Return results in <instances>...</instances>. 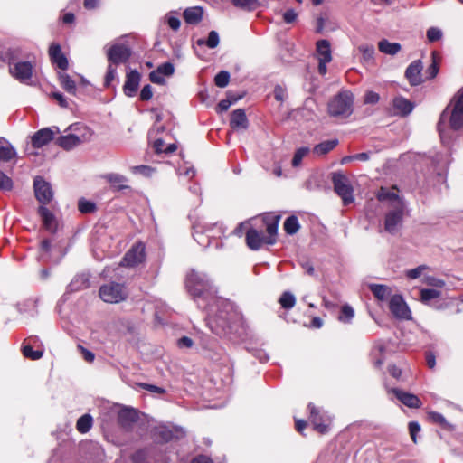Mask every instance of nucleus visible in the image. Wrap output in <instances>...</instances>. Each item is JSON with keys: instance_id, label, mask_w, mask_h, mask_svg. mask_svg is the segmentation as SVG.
Returning <instances> with one entry per match:
<instances>
[{"instance_id": "nucleus-1", "label": "nucleus", "mask_w": 463, "mask_h": 463, "mask_svg": "<svg viewBox=\"0 0 463 463\" xmlns=\"http://www.w3.org/2000/svg\"><path fill=\"white\" fill-rule=\"evenodd\" d=\"M280 215L266 214L250 224L245 233L246 245L252 250H258L263 244L274 245L277 242Z\"/></svg>"}, {"instance_id": "nucleus-2", "label": "nucleus", "mask_w": 463, "mask_h": 463, "mask_svg": "<svg viewBox=\"0 0 463 463\" xmlns=\"http://www.w3.org/2000/svg\"><path fill=\"white\" fill-rule=\"evenodd\" d=\"M447 121L449 128L454 131L463 128V87L454 95L440 114L437 129L441 138L444 136Z\"/></svg>"}, {"instance_id": "nucleus-3", "label": "nucleus", "mask_w": 463, "mask_h": 463, "mask_svg": "<svg viewBox=\"0 0 463 463\" xmlns=\"http://www.w3.org/2000/svg\"><path fill=\"white\" fill-rule=\"evenodd\" d=\"M354 95L349 90H341L327 103V114L335 118L345 119L354 112Z\"/></svg>"}, {"instance_id": "nucleus-4", "label": "nucleus", "mask_w": 463, "mask_h": 463, "mask_svg": "<svg viewBox=\"0 0 463 463\" xmlns=\"http://www.w3.org/2000/svg\"><path fill=\"white\" fill-rule=\"evenodd\" d=\"M9 64L10 74L19 80L20 82H25L31 80L33 77V64L30 61H18L14 62L17 59L16 50H8L5 53Z\"/></svg>"}, {"instance_id": "nucleus-5", "label": "nucleus", "mask_w": 463, "mask_h": 463, "mask_svg": "<svg viewBox=\"0 0 463 463\" xmlns=\"http://www.w3.org/2000/svg\"><path fill=\"white\" fill-rule=\"evenodd\" d=\"M307 409L309 411L308 420L311 422L314 430L319 434L327 433L331 424V418L327 412L317 407L312 402L308 403Z\"/></svg>"}, {"instance_id": "nucleus-6", "label": "nucleus", "mask_w": 463, "mask_h": 463, "mask_svg": "<svg viewBox=\"0 0 463 463\" xmlns=\"http://www.w3.org/2000/svg\"><path fill=\"white\" fill-rule=\"evenodd\" d=\"M332 183L335 192L341 197L344 205L354 202V189L345 175L342 172L333 173Z\"/></svg>"}, {"instance_id": "nucleus-7", "label": "nucleus", "mask_w": 463, "mask_h": 463, "mask_svg": "<svg viewBox=\"0 0 463 463\" xmlns=\"http://www.w3.org/2000/svg\"><path fill=\"white\" fill-rule=\"evenodd\" d=\"M99 295L107 303H119L128 298V293L123 284L111 282L99 288Z\"/></svg>"}, {"instance_id": "nucleus-8", "label": "nucleus", "mask_w": 463, "mask_h": 463, "mask_svg": "<svg viewBox=\"0 0 463 463\" xmlns=\"http://www.w3.org/2000/svg\"><path fill=\"white\" fill-rule=\"evenodd\" d=\"M185 288L193 298H200L209 288V282L205 276L191 270L185 279Z\"/></svg>"}, {"instance_id": "nucleus-9", "label": "nucleus", "mask_w": 463, "mask_h": 463, "mask_svg": "<svg viewBox=\"0 0 463 463\" xmlns=\"http://www.w3.org/2000/svg\"><path fill=\"white\" fill-rule=\"evenodd\" d=\"M146 260V246L142 241H137L125 253L121 265L134 268Z\"/></svg>"}, {"instance_id": "nucleus-10", "label": "nucleus", "mask_w": 463, "mask_h": 463, "mask_svg": "<svg viewBox=\"0 0 463 463\" xmlns=\"http://www.w3.org/2000/svg\"><path fill=\"white\" fill-rule=\"evenodd\" d=\"M132 55V50L124 43H115L107 51V59L109 64L117 66L127 63Z\"/></svg>"}, {"instance_id": "nucleus-11", "label": "nucleus", "mask_w": 463, "mask_h": 463, "mask_svg": "<svg viewBox=\"0 0 463 463\" xmlns=\"http://www.w3.org/2000/svg\"><path fill=\"white\" fill-rule=\"evenodd\" d=\"M34 194L37 201L44 206L51 203L53 193L51 184L43 178L37 176L33 181Z\"/></svg>"}, {"instance_id": "nucleus-12", "label": "nucleus", "mask_w": 463, "mask_h": 463, "mask_svg": "<svg viewBox=\"0 0 463 463\" xmlns=\"http://www.w3.org/2000/svg\"><path fill=\"white\" fill-rule=\"evenodd\" d=\"M221 229L218 223H206L204 222L198 221L194 226L193 235L198 243L202 245H207L209 243V238L213 237V232L214 229Z\"/></svg>"}, {"instance_id": "nucleus-13", "label": "nucleus", "mask_w": 463, "mask_h": 463, "mask_svg": "<svg viewBox=\"0 0 463 463\" xmlns=\"http://www.w3.org/2000/svg\"><path fill=\"white\" fill-rule=\"evenodd\" d=\"M389 308L391 313L398 319L410 320L411 310L401 295H393L390 298Z\"/></svg>"}, {"instance_id": "nucleus-14", "label": "nucleus", "mask_w": 463, "mask_h": 463, "mask_svg": "<svg viewBox=\"0 0 463 463\" xmlns=\"http://www.w3.org/2000/svg\"><path fill=\"white\" fill-rule=\"evenodd\" d=\"M404 214V203H400V205L390 211L385 215L384 220V229L389 233H394L396 232V228L399 224L402 223Z\"/></svg>"}, {"instance_id": "nucleus-15", "label": "nucleus", "mask_w": 463, "mask_h": 463, "mask_svg": "<svg viewBox=\"0 0 463 463\" xmlns=\"http://www.w3.org/2000/svg\"><path fill=\"white\" fill-rule=\"evenodd\" d=\"M422 62L420 60L413 61L405 70L404 76L411 86H418L424 82L422 77Z\"/></svg>"}, {"instance_id": "nucleus-16", "label": "nucleus", "mask_w": 463, "mask_h": 463, "mask_svg": "<svg viewBox=\"0 0 463 463\" xmlns=\"http://www.w3.org/2000/svg\"><path fill=\"white\" fill-rule=\"evenodd\" d=\"M395 395V397L405 406L413 409H419L421 407L422 402L420 398L412 393L403 392L397 388H392L388 391Z\"/></svg>"}, {"instance_id": "nucleus-17", "label": "nucleus", "mask_w": 463, "mask_h": 463, "mask_svg": "<svg viewBox=\"0 0 463 463\" xmlns=\"http://www.w3.org/2000/svg\"><path fill=\"white\" fill-rule=\"evenodd\" d=\"M141 80V74L136 71L131 70L126 75V81L123 85V92L128 97H134L138 90Z\"/></svg>"}, {"instance_id": "nucleus-18", "label": "nucleus", "mask_w": 463, "mask_h": 463, "mask_svg": "<svg viewBox=\"0 0 463 463\" xmlns=\"http://www.w3.org/2000/svg\"><path fill=\"white\" fill-rule=\"evenodd\" d=\"M415 105L408 99L399 96L392 99L393 115L399 117H407L411 113Z\"/></svg>"}, {"instance_id": "nucleus-19", "label": "nucleus", "mask_w": 463, "mask_h": 463, "mask_svg": "<svg viewBox=\"0 0 463 463\" xmlns=\"http://www.w3.org/2000/svg\"><path fill=\"white\" fill-rule=\"evenodd\" d=\"M50 60L53 64L62 71L69 68V61L66 56L62 53L61 45L58 43H52L49 47Z\"/></svg>"}, {"instance_id": "nucleus-20", "label": "nucleus", "mask_w": 463, "mask_h": 463, "mask_svg": "<svg viewBox=\"0 0 463 463\" xmlns=\"http://www.w3.org/2000/svg\"><path fill=\"white\" fill-rule=\"evenodd\" d=\"M55 132L50 128H44L36 131L32 137V146L34 148H41L54 139Z\"/></svg>"}, {"instance_id": "nucleus-21", "label": "nucleus", "mask_w": 463, "mask_h": 463, "mask_svg": "<svg viewBox=\"0 0 463 463\" xmlns=\"http://www.w3.org/2000/svg\"><path fill=\"white\" fill-rule=\"evenodd\" d=\"M38 214L41 216L43 228L51 233L57 232L58 223L54 214L45 206L38 208Z\"/></svg>"}, {"instance_id": "nucleus-22", "label": "nucleus", "mask_w": 463, "mask_h": 463, "mask_svg": "<svg viewBox=\"0 0 463 463\" xmlns=\"http://www.w3.org/2000/svg\"><path fill=\"white\" fill-rule=\"evenodd\" d=\"M104 178L110 184V189L113 192H119L122 190L131 191V187L126 184L128 178L122 175L111 173L104 175Z\"/></svg>"}, {"instance_id": "nucleus-23", "label": "nucleus", "mask_w": 463, "mask_h": 463, "mask_svg": "<svg viewBox=\"0 0 463 463\" xmlns=\"http://www.w3.org/2000/svg\"><path fill=\"white\" fill-rule=\"evenodd\" d=\"M230 126L234 130H244L248 128L249 120L247 118L244 109H238L232 111L230 119Z\"/></svg>"}, {"instance_id": "nucleus-24", "label": "nucleus", "mask_w": 463, "mask_h": 463, "mask_svg": "<svg viewBox=\"0 0 463 463\" xmlns=\"http://www.w3.org/2000/svg\"><path fill=\"white\" fill-rule=\"evenodd\" d=\"M138 419L137 412L134 409L124 408L118 415V424L123 428L130 427Z\"/></svg>"}, {"instance_id": "nucleus-25", "label": "nucleus", "mask_w": 463, "mask_h": 463, "mask_svg": "<svg viewBox=\"0 0 463 463\" xmlns=\"http://www.w3.org/2000/svg\"><path fill=\"white\" fill-rule=\"evenodd\" d=\"M84 140L76 134L61 136L56 139V144L64 150H71L81 144Z\"/></svg>"}, {"instance_id": "nucleus-26", "label": "nucleus", "mask_w": 463, "mask_h": 463, "mask_svg": "<svg viewBox=\"0 0 463 463\" xmlns=\"http://www.w3.org/2000/svg\"><path fill=\"white\" fill-rule=\"evenodd\" d=\"M203 15V9L201 6H193L186 8L183 13L184 20L188 24H198Z\"/></svg>"}, {"instance_id": "nucleus-27", "label": "nucleus", "mask_w": 463, "mask_h": 463, "mask_svg": "<svg viewBox=\"0 0 463 463\" xmlns=\"http://www.w3.org/2000/svg\"><path fill=\"white\" fill-rule=\"evenodd\" d=\"M58 80L61 88L71 95L75 96L77 92L76 82L65 72H58Z\"/></svg>"}, {"instance_id": "nucleus-28", "label": "nucleus", "mask_w": 463, "mask_h": 463, "mask_svg": "<svg viewBox=\"0 0 463 463\" xmlns=\"http://www.w3.org/2000/svg\"><path fill=\"white\" fill-rule=\"evenodd\" d=\"M316 50L317 52L318 60L323 61H331V47L330 43L327 40H319L316 43Z\"/></svg>"}, {"instance_id": "nucleus-29", "label": "nucleus", "mask_w": 463, "mask_h": 463, "mask_svg": "<svg viewBox=\"0 0 463 463\" xmlns=\"http://www.w3.org/2000/svg\"><path fill=\"white\" fill-rule=\"evenodd\" d=\"M369 288L375 298L380 301L386 300L392 294L391 288L383 284H371Z\"/></svg>"}, {"instance_id": "nucleus-30", "label": "nucleus", "mask_w": 463, "mask_h": 463, "mask_svg": "<svg viewBox=\"0 0 463 463\" xmlns=\"http://www.w3.org/2000/svg\"><path fill=\"white\" fill-rule=\"evenodd\" d=\"M439 61L440 57L439 54L437 52H431V63L427 68L425 74L426 79L425 80H432L434 79L439 71Z\"/></svg>"}, {"instance_id": "nucleus-31", "label": "nucleus", "mask_w": 463, "mask_h": 463, "mask_svg": "<svg viewBox=\"0 0 463 463\" xmlns=\"http://www.w3.org/2000/svg\"><path fill=\"white\" fill-rule=\"evenodd\" d=\"M378 49L383 53L395 55L401 51L402 46L398 43H390L386 39H383L378 43Z\"/></svg>"}, {"instance_id": "nucleus-32", "label": "nucleus", "mask_w": 463, "mask_h": 463, "mask_svg": "<svg viewBox=\"0 0 463 463\" xmlns=\"http://www.w3.org/2000/svg\"><path fill=\"white\" fill-rule=\"evenodd\" d=\"M4 142L7 143V141L4 137H0V145ZM16 155H17L16 150L9 143L5 146H0V161L9 162L12 159H14V157H16Z\"/></svg>"}, {"instance_id": "nucleus-33", "label": "nucleus", "mask_w": 463, "mask_h": 463, "mask_svg": "<svg viewBox=\"0 0 463 463\" xmlns=\"http://www.w3.org/2000/svg\"><path fill=\"white\" fill-rule=\"evenodd\" d=\"M376 198L380 201V202H384V201H396L398 203V205H400V203H403L401 198L399 197L398 194L393 192V191H391L385 187H381L377 194H376Z\"/></svg>"}, {"instance_id": "nucleus-34", "label": "nucleus", "mask_w": 463, "mask_h": 463, "mask_svg": "<svg viewBox=\"0 0 463 463\" xmlns=\"http://www.w3.org/2000/svg\"><path fill=\"white\" fill-rule=\"evenodd\" d=\"M428 420L434 424H438L444 430H453L452 425L449 424L447 421V420L445 419V417L439 412H437V411L428 412Z\"/></svg>"}, {"instance_id": "nucleus-35", "label": "nucleus", "mask_w": 463, "mask_h": 463, "mask_svg": "<svg viewBox=\"0 0 463 463\" xmlns=\"http://www.w3.org/2000/svg\"><path fill=\"white\" fill-rule=\"evenodd\" d=\"M233 6L247 12H252L260 6L259 0H232Z\"/></svg>"}, {"instance_id": "nucleus-36", "label": "nucleus", "mask_w": 463, "mask_h": 463, "mask_svg": "<svg viewBox=\"0 0 463 463\" xmlns=\"http://www.w3.org/2000/svg\"><path fill=\"white\" fill-rule=\"evenodd\" d=\"M283 228L287 234H296L300 229V224L298 217L296 215H290L289 217H288L284 222Z\"/></svg>"}, {"instance_id": "nucleus-37", "label": "nucleus", "mask_w": 463, "mask_h": 463, "mask_svg": "<svg viewBox=\"0 0 463 463\" xmlns=\"http://www.w3.org/2000/svg\"><path fill=\"white\" fill-rule=\"evenodd\" d=\"M338 144L337 139L326 140L315 146L314 153L322 156L332 151Z\"/></svg>"}, {"instance_id": "nucleus-38", "label": "nucleus", "mask_w": 463, "mask_h": 463, "mask_svg": "<svg viewBox=\"0 0 463 463\" xmlns=\"http://www.w3.org/2000/svg\"><path fill=\"white\" fill-rule=\"evenodd\" d=\"M93 419L90 414H84L80 417L76 422L77 430L81 433H87L92 427Z\"/></svg>"}, {"instance_id": "nucleus-39", "label": "nucleus", "mask_w": 463, "mask_h": 463, "mask_svg": "<svg viewBox=\"0 0 463 463\" xmlns=\"http://www.w3.org/2000/svg\"><path fill=\"white\" fill-rule=\"evenodd\" d=\"M279 303L282 308L291 309L296 305V298L291 292L285 291L280 296Z\"/></svg>"}, {"instance_id": "nucleus-40", "label": "nucleus", "mask_w": 463, "mask_h": 463, "mask_svg": "<svg viewBox=\"0 0 463 463\" xmlns=\"http://www.w3.org/2000/svg\"><path fill=\"white\" fill-rule=\"evenodd\" d=\"M22 354L23 355L30 360L35 361L39 360L43 357V352L41 350H33L31 345H23L22 346Z\"/></svg>"}, {"instance_id": "nucleus-41", "label": "nucleus", "mask_w": 463, "mask_h": 463, "mask_svg": "<svg viewBox=\"0 0 463 463\" xmlns=\"http://www.w3.org/2000/svg\"><path fill=\"white\" fill-rule=\"evenodd\" d=\"M220 42L219 34L216 31H211L208 34V38L206 41L203 39H199L197 41L198 45L206 44L210 49H213L218 46Z\"/></svg>"}, {"instance_id": "nucleus-42", "label": "nucleus", "mask_w": 463, "mask_h": 463, "mask_svg": "<svg viewBox=\"0 0 463 463\" xmlns=\"http://www.w3.org/2000/svg\"><path fill=\"white\" fill-rule=\"evenodd\" d=\"M78 210L84 214L92 213L97 210V206L95 203L80 198L78 202Z\"/></svg>"}, {"instance_id": "nucleus-43", "label": "nucleus", "mask_w": 463, "mask_h": 463, "mask_svg": "<svg viewBox=\"0 0 463 463\" xmlns=\"http://www.w3.org/2000/svg\"><path fill=\"white\" fill-rule=\"evenodd\" d=\"M354 317V311L352 307L349 305H344L341 307L340 314L338 316V320L343 323H349L352 318Z\"/></svg>"}, {"instance_id": "nucleus-44", "label": "nucleus", "mask_w": 463, "mask_h": 463, "mask_svg": "<svg viewBox=\"0 0 463 463\" xmlns=\"http://www.w3.org/2000/svg\"><path fill=\"white\" fill-rule=\"evenodd\" d=\"M359 52L362 53L363 60L369 62L373 60L374 47L372 44H362L358 47Z\"/></svg>"}, {"instance_id": "nucleus-45", "label": "nucleus", "mask_w": 463, "mask_h": 463, "mask_svg": "<svg viewBox=\"0 0 463 463\" xmlns=\"http://www.w3.org/2000/svg\"><path fill=\"white\" fill-rule=\"evenodd\" d=\"M440 296V291L434 288H423L420 290V300L427 303L431 299L438 298Z\"/></svg>"}, {"instance_id": "nucleus-46", "label": "nucleus", "mask_w": 463, "mask_h": 463, "mask_svg": "<svg viewBox=\"0 0 463 463\" xmlns=\"http://www.w3.org/2000/svg\"><path fill=\"white\" fill-rule=\"evenodd\" d=\"M230 81V73L227 71H221L214 77V84L219 88H225Z\"/></svg>"}, {"instance_id": "nucleus-47", "label": "nucleus", "mask_w": 463, "mask_h": 463, "mask_svg": "<svg viewBox=\"0 0 463 463\" xmlns=\"http://www.w3.org/2000/svg\"><path fill=\"white\" fill-rule=\"evenodd\" d=\"M117 75L116 66L109 64L108 65L107 72L104 79V88H109L111 82L115 80Z\"/></svg>"}, {"instance_id": "nucleus-48", "label": "nucleus", "mask_w": 463, "mask_h": 463, "mask_svg": "<svg viewBox=\"0 0 463 463\" xmlns=\"http://www.w3.org/2000/svg\"><path fill=\"white\" fill-rule=\"evenodd\" d=\"M309 152L308 147H300L297 149L292 159V165L294 167L298 166L301 164L303 157Z\"/></svg>"}, {"instance_id": "nucleus-49", "label": "nucleus", "mask_w": 463, "mask_h": 463, "mask_svg": "<svg viewBox=\"0 0 463 463\" xmlns=\"http://www.w3.org/2000/svg\"><path fill=\"white\" fill-rule=\"evenodd\" d=\"M13 188V181L0 170V190L10 191Z\"/></svg>"}, {"instance_id": "nucleus-50", "label": "nucleus", "mask_w": 463, "mask_h": 463, "mask_svg": "<svg viewBox=\"0 0 463 463\" xmlns=\"http://www.w3.org/2000/svg\"><path fill=\"white\" fill-rule=\"evenodd\" d=\"M146 458L147 452L144 449H138L131 455V460L133 463H146Z\"/></svg>"}, {"instance_id": "nucleus-51", "label": "nucleus", "mask_w": 463, "mask_h": 463, "mask_svg": "<svg viewBox=\"0 0 463 463\" xmlns=\"http://www.w3.org/2000/svg\"><path fill=\"white\" fill-rule=\"evenodd\" d=\"M156 69L163 76H171L175 72V67L171 62H165Z\"/></svg>"}, {"instance_id": "nucleus-52", "label": "nucleus", "mask_w": 463, "mask_h": 463, "mask_svg": "<svg viewBox=\"0 0 463 463\" xmlns=\"http://www.w3.org/2000/svg\"><path fill=\"white\" fill-rule=\"evenodd\" d=\"M441 36H442L441 31L436 27H430L427 31V38H428L429 42H430V43L439 41L441 38Z\"/></svg>"}, {"instance_id": "nucleus-53", "label": "nucleus", "mask_w": 463, "mask_h": 463, "mask_svg": "<svg viewBox=\"0 0 463 463\" xmlns=\"http://www.w3.org/2000/svg\"><path fill=\"white\" fill-rule=\"evenodd\" d=\"M380 100V96L378 93L368 90L366 91L364 98V104H376Z\"/></svg>"}, {"instance_id": "nucleus-54", "label": "nucleus", "mask_w": 463, "mask_h": 463, "mask_svg": "<svg viewBox=\"0 0 463 463\" xmlns=\"http://www.w3.org/2000/svg\"><path fill=\"white\" fill-rule=\"evenodd\" d=\"M409 431L411 438V440L416 443L417 442V435L420 431V426L416 421H411L409 423Z\"/></svg>"}, {"instance_id": "nucleus-55", "label": "nucleus", "mask_w": 463, "mask_h": 463, "mask_svg": "<svg viewBox=\"0 0 463 463\" xmlns=\"http://www.w3.org/2000/svg\"><path fill=\"white\" fill-rule=\"evenodd\" d=\"M152 97H153L152 87L149 84L145 85L140 91V99L142 101H148L152 99Z\"/></svg>"}, {"instance_id": "nucleus-56", "label": "nucleus", "mask_w": 463, "mask_h": 463, "mask_svg": "<svg viewBox=\"0 0 463 463\" xmlns=\"http://www.w3.org/2000/svg\"><path fill=\"white\" fill-rule=\"evenodd\" d=\"M426 269H427V267L425 265H420L415 269L408 270L406 275L409 279H415L419 278L421 275L422 271Z\"/></svg>"}, {"instance_id": "nucleus-57", "label": "nucleus", "mask_w": 463, "mask_h": 463, "mask_svg": "<svg viewBox=\"0 0 463 463\" xmlns=\"http://www.w3.org/2000/svg\"><path fill=\"white\" fill-rule=\"evenodd\" d=\"M424 282L429 286L437 287V288H442L445 285V283L442 279L432 277V276L425 277Z\"/></svg>"}, {"instance_id": "nucleus-58", "label": "nucleus", "mask_w": 463, "mask_h": 463, "mask_svg": "<svg viewBox=\"0 0 463 463\" xmlns=\"http://www.w3.org/2000/svg\"><path fill=\"white\" fill-rule=\"evenodd\" d=\"M149 80L156 84L162 85L165 83L164 76L158 72L157 69L149 73Z\"/></svg>"}, {"instance_id": "nucleus-59", "label": "nucleus", "mask_w": 463, "mask_h": 463, "mask_svg": "<svg viewBox=\"0 0 463 463\" xmlns=\"http://www.w3.org/2000/svg\"><path fill=\"white\" fill-rule=\"evenodd\" d=\"M287 96L286 89L280 85H276L274 88V98L278 101H283Z\"/></svg>"}, {"instance_id": "nucleus-60", "label": "nucleus", "mask_w": 463, "mask_h": 463, "mask_svg": "<svg viewBox=\"0 0 463 463\" xmlns=\"http://www.w3.org/2000/svg\"><path fill=\"white\" fill-rule=\"evenodd\" d=\"M140 386L144 390L149 391L151 392H155V393H158V394H165V390L164 388L156 386V385H154V384L141 383Z\"/></svg>"}, {"instance_id": "nucleus-61", "label": "nucleus", "mask_w": 463, "mask_h": 463, "mask_svg": "<svg viewBox=\"0 0 463 463\" xmlns=\"http://www.w3.org/2000/svg\"><path fill=\"white\" fill-rule=\"evenodd\" d=\"M231 99H222L216 106V112L219 114H222L229 109V108L232 106Z\"/></svg>"}, {"instance_id": "nucleus-62", "label": "nucleus", "mask_w": 463, "mask_h": 463, "mask_svg": "<svg viewBox=\"0 0 463 463\" xmlns=\"http://www.w3.org/2000/svg\"><path fill=\"white\" fill-rule=\"evenodd\" d=\"M78 348L80 350L81 354L86 362L92 363L94 361L95 354L91 351L86 349L80 345H78Z\"/></svg>"}, {"instance_id": "nucleus-63", "label": "nucleus", "mask_w": 463, "mask_h": 463, "mask_svg": "<svg viewBox=\"0 0 463 463\" xmlns=\"http://www.w3.org/2000/svg\"><path fill=\"white\" fill-rule=\"evenodd\" d=\"M298 14L293 9H288L283 14V20L287 24H291L296 21Z\"/></svg>"}, {"instance_id": "nucleus-64", "label": "nucleus", "mask_w": 463, "mask_h": 463, "mask_svg": "<svg viewBox=\"0 0 463 463\" xmlns=\"http://www.w3.org/2000/svg\"><path fill=\"white\" fill-rule=\"evenodd\" d=\"M191 463H213V459L208 457V456H205V455H198L196 457H194L192 460H191Z\"/></svg>"}]
</instances>
